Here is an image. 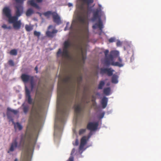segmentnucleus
Instances as JSON below:
<instances>
[{
	"mask_svg": "<svg viewBox=\"0 0 161 161\" xmlns=\"http://www.w3.org/2000/svg\"><path fill=\"white\" fill-rule=\"evenodd\" d=\"M33 119L31 118L25 134L20 136V139L19 144L17 142L18 138L16 137L13 140L8 153L14 152L17 147L25 148L26 151L24 156L22 157V161H31L36 142L33 137Z\"/></svg>",
	"mask_w": 161,
	"mask_h": 161,
	"instance_id": "f257e3e1",
	"label": "nucleus"
},
{
	"mask_svg": "<svg viewBox=\"0 0 161 161\" xmlns=\"http://www.w3.org/2000/svg\"><path fill=\"white\" fill-rule=\"evenodd\" d=\"M68 103L67 99L62 93L58 98V114L60 115L58 118L59 121H62L63 119L66 114L67 112V103Z\"/></svg>",
	"mask_w": 161,
	"mask_h": 161,
	"instance_id": "f03ea898",
	"label": "nucleus"
},
{
	"mask_svg": "<svg viewBox=\"0 0 161 161\" xmlns=\"http://www.w3.org/2000/svg\"><path fill=\"white\" fill-rule=\"evenodd\" d=\"M99 8L96 9L93 12V17L92 19V20L93 22L96 21L97 19H98V22L97 23L95 24L92 26V28L94 29L98 27L100 30H102L103 27V23L101 19V17L104 15V13L102 11L101 5L98 4Z\"/></svg>",
	"mask_w": 161,
	"mask_h": 161,
	"instance_id": "7ed1b4c3",
	"label": "nucleus"
},
{
	"mask_svg": "<svg viewBox=\"0 0 161 161\" xmlns=\"http://www.w3.org/2000/svg\"><path fill=\"white\" fill-rule=\"evenodd\" d=\"M71 46V43L69 41H65L64 43L63 51H61L59 48L57 53V55L58 57H61L62 58H67L71 59L72 57L69 55L68 48Z\"/></svg>",
	"mask_w": 161,
	"mask_h": 161,
	"instance_id": "20e7f679",
	"label": "nucleus"
},
{
	"mask_svg": "<svg viewBox=\"0 0 161 161\" xmlns=\"http://www.w3.org/2000/svg\"><path fill=\"white\" fill-rule=\"evenodd\" d=\"M15 7L17 9L15 16H12L11 15L8 18L9 23L13 24L18 20V17L20 16L23 13V8L21 5H16Z\"/></svg>",
	"mask_w": 161,
	"mask_h": 161,
	"instance_id": "39448f33",
	"label": "nucleus"
},
{
	"mask_svg": "<svg viewBox=\"0 0 161 161\" xmlns=\"http://www.w3.org/2000/svg\"><path fill=\"white\" fill-rule=\"evenodd\" d=\"M75 109V117L76 121L78 119L81 117L82 115L81 113L83 112L85 107L83 106L81 102H80L75 104L74 106Z\"/></svg>",
	"mask_w": 161,
	"mask_h": 161,
	"instance_id": "423d86ee",
	"label": "nucleus"
},
{
	"mask_svg": "<svg viewBox=\"0 0 161 161\" xmlns=\"http://www.w3.org/2000/svg\"><path fill=\"white\" fill-rule=\"evenodd\" d=\"M21 78L24 82L27 83L28 81H30L31 91H32L35 85L34 76L25 74H23L21 75Z\"/></svg>",
	"mask_w": 161,
	"mask_h": 161,
	"instance_id": "0eeeda50",
	"label": "nucleus"
},
{
	"mask_svg": "<svg viewBox=\"0 0 161 161\" xmlns=\"http://www.w3.org/2000/svg\"><path fill=\"white\" fill-rule=\"evenodd\" d=\"M114 57H110L109 59H107L106 61V64L105 65L107 66H109L110 65L113 66H118L119 67H122L123 65L121 63L118 62H114Z\"/></svg>",
	"mask_w": 161,
	"mask_h": 161,
	"instance_id": "6e6552de",
	"label": "nucleus"
},
{
	"mask_svg": "<svg viewBox=\"0 0 161 161\" xmlns=\"http://www.w3.org/2000/svg\"><path fill=\"white\" fill-rule=\"evenodd\" d=\"M109 53V51L108 50H106L104 52V53L105 55V58L104 62V64H106V61L107 59H109V58L111 56L112 57H115L118 54V52L117 51H111L110 52V54L108 55V53Z\"/></svg>",
	"mask_w": 161,
	"mask_h": 161,
	"instance_id": "1a4fd4ad",
	"label": "nucleus"
},
{
	"mask_svg": "<svg viewBox=\"0 0 161 161\" xmlns=\"http://www.w3.org/2000/svg\"><path fill=\"white\" fill-rule=\"evenodd\" d=\"M91 134L90 133L87 137L86 136L82 137L80 140V143L79 147V150H82L84 148L85 145L86 144L87 141L90 137Z\"/></svg>",
	"mask_w": 161,
	"mask_h": 161,
	"instance_id": "9d476101",
	"label": "nucleus"
},
{
	"mask_svg": "<svg viewBox=\"0 0 161 161\" xmlns=\"http://www.w3.org/2000/svg\"><path fill=\"white\" fill-rule=\"evenodd\" d=\"M25 98L28 104H34V102H33L31 95V92L28 88L25 87Z\"/></svg>",
	"mask_w": 161,
	"mask_h": 161,
	"instance_id": "9b49d317",
	"label": "nucleus"
},
{
	"mask_svg": "<svg viewBox=\"0 0 161 161\" xmlns=\"http://www.w3.org/2000/svg\"><path fill=\"white\" fill-rule=\"evenodd\" d=\"M114 70L112 68H101L100 69V72L102 74H107L108 76H111L113 75Z\"/></svg>",
	"mask_w": 161,
	"mask_h": 161,
	"instance_id": "f8f14e48",
	"label": "nucleus"
},
{
	"mask_svg": "<svg viewBox=\"0 0 161 161\" xmlns=\"http://www.w3.org/2000/svg\"><path fill=\"white\" fill-rule=\"evenodd\" d=\"M114 70L112 68H101L100 69V72L102 74H107L108 76H111L113 75Z\"/></svg>",
	"mask_w": 161,
	"mask_h": 161,
	"instance_id": "ddd939ff",
	"label": "nucleus"
},
{
	"mask_svg": "<svg viewBox=\"0 0 161 161\" xmlns=\"http://www.w3.org/2000/svg\"><path fill=\"white\" fill-rule=\"evenodd\" d=\"M98 125V122H90L88 123L87 128L90 130H95L97 129Z\"/></svg>",
	"mask_w": 161,
	"mask_h": 161,
	"instance_id": "4468645a",
	"label": "nucleus"
},
{
	"mask_svg": "<svg viewBox=\"0 0 161 161\" xmlns=\"http://www.w3.org/2000/svg\"><path fill=\"white\" fill-rule=\"evenodd\" d=\"M53 21L58 25L61 23L60 18L58 14L55 12H53L52 14Z\"/></svg>",
	"mask_w": 161,
	"mask_h": 161,
	"instance_id": "2eb2a0df",
	"label": "nucleus"
},
{
	"mask_svg": "<svg viewBox=\"0 0 161 161\" xmlns=\"http://www.w3.org/2000/svg\"><path fill=\"white\" fill-rule=\"evenodd\" d=\"M73 78L72 75L70 74L64 78L63 80V81L65 84H68L72 82V80Z\"/></svg>",
	"mask_w": 161,
	"mask_h": 161,
	"instance_id": "dca6fc26",
	"label": "nucleus"
},
{
	"mask_svg": "<svg viewBox=\"0 0 161 161\" xmlns=\"http://www.w3.org/2000/svg\"><path fill=\"white\" fill-rule=\"evenodd\" d=\"M3 14L7 18L11 15V10L7 7H4L3 10Z\"/></svg>",
	"mask_w": 161,
	"mask_h": 161,
	"instance_id": "f3484780",
	"label": "nucleus"
},
{
	"mask_svg": "<svg viewBox=\"0 0 161 161\" xmlns=\"http://www.w3.org/2000/svg\"><path fill=\"white\" fill-rule=\"evenodd\" d=\"M57 32L58 30L55 29H53L52 32L47 31L46 32V35L49 37L53 38L56 35Z\"/></svg>",
	"mask_w": 161,
	"mask_h": 161,
	"instance_id": "a211bd4d",
	"label": "nucleus"
},
{
	"mask_svg": "<svg viewBox=\"0 0 161 161\" xmlns=\"http://www.w3.org/2000/svg\"><path fill=\"white\" fill-rule=\"evenodd\" d=\"M21 23L20 20H17L13 24V26L14 28L16 30L19 29L21 26Z\"/></svg>",
	"mask_w": 161,
	"mask_h": 161,
	"instance_id": "6ab92c4d",
	"label": "nucleus"
},
{
	"mask_svg": "<svg viewBox=\"0 0 161 161\" xmlns=\"http://www.w3.org/2000/svg\"><path fill=\"white\" fill-rule=\"evenodd\" d=\"M7 116L8 119H10V117H9L10 113L12 112L14 114H16L18 113V111L17 110L12 109L9 108H8L7 109Z\"/></svg>",
	"mask_w": 161,
	"mask_h": 161,
	"instance_id": "aec40b11",
	"label": "nucleus"
},
{
	"mask_svg": "<svg viewBox=\"0 0 161 161\" xmlns=\"http://www.w3.org/2000/svg\"><path fill=\"white\" fill-rule=\"evenodd\" d=\"M108 102V99L107 97H104L102 98L101 100V103L103 108H104L106 107L107 105Z\"/></svg>",
	"mask_w": 161,
	"mask_h": 161,
	"instance_id": "412c9836",
	"label": "nucleus"
},
{
	"mask_svg": "<svg viewBox=\"0 0 161 161\" xmlns=\"http://www.w3.org/2000/svg\"><path fill=\"white\" fill-rule=\"evenodd\" d=\"M76 49L79 52L83 53V48L81 44L80 43L77 44L75 45Z\"/></svg>",
	"mask_w": 161,
	"mask_h": 161,
	"instance_id": "4be33fe9",
	"label": "nucleus"
},
{
	"mask_svg": "<svg viewBox=\"0 0 161 161\" xmlns=\"http://www.w3.org/2000/svg\"><path fill=\"white\" fill-rule=\"evenodd\" d=\"M28 3L31 6L37 8H39V6L35 2L34 0H30L28 1Z\"/></svg>",
	"mask_w": 161,
	"mask_h": 161,
	"instance_id": "5701e85b",
	"label": "nucleus"
},
{
	"mask_svg": "<svg viewBox=\"0 0 161 161\" xmlns=\"http://www.w3.org/2000/svg\"><path fill=\"white\" fill-rule=\"evenodd\" d=\"M34 13V11L31 8L28 9L26 12V15L30 16Z\"/></svg>",
	"mask_w": 161,
	"mask_h": 161,
	"instance_id": "b1692460",
	"label": "nucleus"
},
{
	"mask_svg": "<svg viewBox=\"0 0 161 161\" xmlns=\"http://www.w3.org/2000/svg\"><path fill=\"white\" fill-rule=\"evenodd\" d=\"M110 91V87L106 88L103 89L104 93L107 95H108L109 94Z\"/></svg>",
	"mask_w": 161,
	"mask_h": 161,
	"instance_id": "393cba45",
	"label": "nucleus"
},
{
	"mask_svg": "<svg viewBox=\"0 0 161 161\" xmlns=\"http://www.w3.org/2000/svg\"><path fill=\"white\" fill-rule=\"evenodd\" d=\"M118 81L117 80V77L116 75H114L112 78V82L114 83H117Z\"/></svg>",
	"mask_w": 161,
	"mask_h": 161,
	"instance_id": "a878e982",
	"label": "nucleus"
},
{
	"mask_svg": "<svg viewBox=\"0 0 161 161\" xmlns=\"http://www.w3.org/2000/svg\"><path fill=\"white\" fill-rule=\"evenodd\" d=\"M78 20L81 23H84L85 21V16L82 15H80L78 17Z\"/></svg>",
	"mask_w": 161,
	"mask_h": 161,
	"instance_id": "bb28decb",
	"label": "nucleus"
},
{
	"mask_svg": "<svg viewBox=\"0 0 161 161\" xmlns=\"http://www.w3.org/2000/svg\"><path fill=\"white\" fill-rule=\"evenodd\" d=\"M22 106L23 107V111L24 113L26 114L29 110V106L28 105H24V104L22 105Z\"/></svg>",
	"mask_w": 161,
	"mask_h": 161,
	"instance_id": "cd10ccee",
	"label": "nucleus"
},
{
	"mask_svg": "<svg viewBox=\"0 0 161 161\" xmlns=\"http://www.w3.org/2000/svg\"><path fill=\"white\" fill-rule=\"evenodd\" d=\"M105 85V82L103 81H101L99 84L98 88L99 89H102Z\"/></svg>",
	"mask_w": 161,
	"mask_h": 161,
	"instance_id": "c85d7f7f",
	"label": "nucleus"
},
{
	"mask_svg": "<svg viewBox=\"0 0 161 161\" xmlns=\"http://www.w3.org/2000/svg\"><path fill=\"white\" fill-rule=\"evenodd\" d=\"M69 23L68 22L66 23V26L64 29V30L65 31H66L67 30H72L73 28V26L72 24L71 25V26L69 28Z\"/></svg>",
	"mask_w": 161,
	"mask_h": 161,
	"instance_id": "c756f323",
	"label": "nucleus"
},
{
	"mask_svg": "<svg viewBox=\"0 0 161 161\" xmlns=\"http://www.w3.org/2000/svg\"><path fill=\"white\" fill-rule=\"evenodd\" d=\"M10 54L12 55H16L17 54V51L15 49L11 50L10 52Z\"/></svg>",
	"mask_w": 161,
	"mask_h": 161,
	"instance_id": "7c9ffc66",
	"label": "nucleus"
},
{
	"mask_svg": "<svg viewBox=\"0 0 161 161\" xmlns=\"http://www.w3.org/2000/svg\"><path fill=\"white\" fill-rule=\"evenodd\" d=\"M25 29L27 31H30L33 29V28L30 25H26L25 26Z\"/></svg>",
	"mask_w": 161,
	"mask_h": 161,
	"instance_id": "2f4dec72",
	"label": "nucleus"
},
{
	"mask_svg": "<svg viewBox=\"0 0 161 161\" xmlns=\"http://www.w3.org/2000/svg\"><path fill=\"white\" fill-rule=\"evenodd\" d=\"M15 126L17 127L19 130H21L22 129L23 127L19 123L17 122L15 125Z\"/></svg>",
	"mask_w": 161,
	"mask_h": 161,
	"instance_id": "473e14b6",
	"label": "nucleus"
},
{
	"mask_svg": "<svg viewBox=\"0 0 161 161\" xmlns=\"http://www.w3.org/2000/svg\"><path fill=\"white\" fill-rule=\"evenodd\" d=\"M53 13L51 11H48L44 13L43 15L45 16L48 17L51 14L52 15Z\"/></svg>",
	"mask_w": 161,
	"mask_h": 161,
	"instance_id": "72a5a7b5",
	"label": "nucleus"
},
{
	"mask_svg": "<svg viewBox=\"0 0 161 161\" xmlns=\"http://www.w3.org/2000/svg\"><path fill=\"white\" fill-rule=\"evenodd\" d=\"M83 1L84 2L87 3L88 4H89L90 3H92L94 1V0H81Z\"/></svg>",
	"mask_w": 161,
	"mask_h": 161,
	"instance_id": "f704fd0d",
	"label": "nucleus"
},
{
	"mask_svg": "<svg viewBox=\"0 0 161 161\" xmlns=\"http://www.w3.org/2000/svg\"><path fill=\"white\" fill-rule=\"evenodd\" d=\"M82 76L80 75L77 78V81L78 84H80L82 80Z\"/></svg>",
	"mask_w": 161,
	"mask_h": 161,
	"instance_id": "c9c22d12",
	"label": "nucleus"
},
{
	"mask_svg": "<svg viewBox=\"0 0 161 161\" xmlns=\"http://www.w3.org/2000/svg\"><path fill=\"white\" fill-rule=\"evenodd\" d=\"M34 36L39 37L40 36V33L39 32H37L36 31H34Z\"/></svg>",
	"mask_w": 161,
	"mask_h": 161,
	"instance_id": "e433bc0d",
	"label": "nucleus"
},
{
	"mask_svg": "<svg viewBox=\"0 0 161 161\" xmlns=\"http://www.w3.org/2000/svg\"><path fill=\"white\" fill-rule=\"evenodd\" d=\"M8 64L10 66H13L14 65V63L13 61L12 60H10L8 62Z\"/></svg>",
	"mask_w": 161,
	"mask_h": 161,
	"instance_id": "4c0bfd02",
	"label": "nucleus"
},
{
	"mask_svg": "<svg viewBox=\"0 0 161 161\" xmlns=\"http://www.w3.org/2000/svg\"><path fill=\"white\" fill-rule=\"evenodd\" d=\"M86 131V129H81L79 131V134L81 135L84 133Z\"/></svg>",
	"mask_w": 161,
	"mask_h": 161,
	"instance_id": "58836bf2",
	"label": "nucleus"
},
{
	"mask_svg": "<svg viewBox=\"0 0 161 161\" xmlns=\"http://www.w3.org/2000/svg\"><path fill=\"white\" fill-rule=\"evenodd\" d=\"M115 41V38L114 37H111V38H110L108 40V41L110 42H114Z\"/></svg>",
	"mask_w": 161,
	"mask_h": 161,
	"instance_id": "ea45409f",
	"label": "nucleus"
},
{
	"mask_svg": "<svg viewBox=\"0 0 161 161\" xmlns=\"http://www.w3.org/2000/svg\"><path fill=\"white\" fill-rule=\"evenodd\" d=\"M73 144L74 146H78L79 144V141L78 139H76L75 143H73Z\"/></svg>",
	"mask_w": 161,
	"mask_h": 161,
	"instance_id": "a19ab883",
	"label": "nucleus"
},
{
	"mask_svg": "<svg viewBox=\"0 0 161 161\" xmlns=\"http://www.w3.org/2000/svg\"><path fill=\"white\" fill-rule=\"evenodd\" d=\"M67 161H74L73 157L72 156H70Z\"/></svg>",
	"mask_w": 161,
	"mask_h": 161,
	"instance_id": "79ce46f5",
	"label": "nucleus"
},
{
	"mask_svg": "<svg viewBox=\"0 0 161 161\" xmlns=\"http://www.w3.org/2000/svg\"><path fill=\"white\" fill-rule=\"evenodd\" d=\"M116 45L117 46H119L121 45V43L120 41H118L117 42Z\"/></svg>",
	"mask_w": 161,
	"mask_h": 161,
	"instance_id": "37998d69",
	"label": "nucleus"
},
{
	"mask_svg": "<svg viewBox=\"0 0 161 161\" xmlns=\"http://www.w3.org/2000/svg\"><path fill=\"white\" fill-rule=\"evenodd\" d=\"M2 27L4 29H7V26L6 25L3 24L2 25Z\"/></svg>",
	"mask_w": 161,
	"mask_h": 161,
	"instance_id": "c03bdc74",
	"label": "nucleus"
},
{
	"mask_svg": "<svg viewBox=\"0 0 161 161\" xmlns=\"http://www.w3.org/2000/svg\"><path fill=\"white\" fill-rule=\"evenodd\" d=\"M75 148H73L71 151V155H72L73 154H74L75 153Z\"/></svg>",
	"mask_w": 161,
	"mask_h": 161,
	"instance_id": "a18cd8bd",
	"label": "nucleus"
},
{
	"mask_svg": "<svg viewBox=\"0 0 161 161\" xmlns=\"http://www.w3.org/2000/svg\"><path fill=\"white\" fill-rule=\"evenodd\" d=\"M57 118H56V122H55V125H54V127H55V129H56L57 128V124H56V121H57Z\"/></svg>",
	"mask_w": 161,
	"mask_h": 161,
	"instance_id": "49530a36",
	"label": "nucleus"
},
{
	"mask_svg": "<svg viewBox=\"0 0 161 161\" xmlns=\"http://www.w3.org/2000/svg\"><path fill=\"white\" fill-rule=\"evenodd\" d=\"M36 1L38 3H41L42 1V0H36Z\"/></svg>",
	"mask_w": 161,
	"mask_h": 161,
	"instance_id": "de8ad7c7",
	"label": "nucleus"
},
{
	"mask_svg": "<svg viewBox=\"0 0 161 161\" xmlns=\"http://www.w3.org/2000/svg\"><path fill=\"white\" fill-rule=\"evenodd\" d=\"M118 60L120 62V63H121L122 62V60L121 59L120 57L119 58H118Z\"/></svg>",
	"mask_w": 161,
	"mask_h": 161,
	"instance_id": "09e8293b",
	"label": "nucleus"
},
{
	"mask_svg": "<svg viewBox=\"0 0 161 161\" xmlns=\"http://www.w3.org/2000/svg\"><path fill=\"white\" fill-rule=\"evenodd\" d=\"M35 69L36 71V73L37 72V70H38V67L37 66H36L35 68Z\"/></svg>",
	"mask_w": 161,
	"mask_h": 161,
	"instance_id": "8fccbe9b",
	"label": "nucleus"
},
{
	"mask_svg": "<svg viewBox=\"0 0 161 161\" xmlns=\"http://www.w3.org/2000/svg\"><path fill=\"white\" fill-rule=\"evenodd\" d=\"M11 29V27L10 26H7V29L10 30Z\"/></svg>",
	"mask_w": 161,
	"mask_h": 161,
	"instance_id": "3c124183",
	"label": "nucleus"
},
{
	"mask_svg": "<svg viewBox=\"0 0 161 161\" xmlns=\"http://www.w3.org/2000/svg\"><path fill=\"white\" fill-rule=\"evenodd\" d=\"M35 114L36 115H38V112L37 111H35Z\"/></svg>",
	"mask_w": 161,
	"mask_h": 161,
	"instance_id": "603ef678",
	"label": "nucleus"
},
{
	"mask_svg": "<svg viewBox=\"0 0 161 161\" xmlns=\"http://www.w3.org/2000/svg\"><path fill=\"white\" fill-rule=\"evenodd\" d=\"M52 25H50L48 27V29H50L52 27Z\"/></svg>",
	"mask_w": 161,
	"mask_h": 161,
	"instance_id": "864d4df0",
	"label": "nucleus"
},
{
	"mask_svg": "<svg viewBox=\"0 0 161 161\" xmlns=\"http://www.w3.org/2000/svg\"><path fill=\"white\" fill-rule=\"evenodd\" d=\"M104 115V113H103L101 114V118H103Z\"/></svg>",
	"mask_w": 161,
	"mask_h": 161,
	"instance_id": "5fc2aeb1",
	"label": "nucleus"
},
{
	"mask_svg": "<svg viewBox=\"0 0 161 161\" xmlns=\"http://www.w3.org/2000/svg\"><path fill=\"white\" fill-rule=\"evenodd\" d=\"M72 5V3H69L68 4V6H69V7H70V6H71Z\"/></svg>",
	"mask_w": 161,
	"mask_h": 161,
	"instance_id": "6e6d98bb",
	"label": "nucleus"
},
{
	"mask_svg": "<svg viewBox=\"0 0 161 161\" xmlns=\"http://www.w3.org/2000/svg\"><path fill=\"white\" fill-rule=\"evenodd\" d=\"M82 58H83V59L84 60L85 59V58L84 57V56H82Z\"/></svg>",
	"mask_w": 161,
	"mask_h": 161,
	"instance_id": "4d7b16f0",
	"label": "nucleus"
},
{
	"mask_svg": "<svg viewBox=\"0 0 161 161\" xmlns=\"http://www.w3.org/2000/svg\"><path fill=\"white\" fill-rule=\"evenodd\" d=\"M14 161H18V159L17 158H15Z\"/></svg>",
	"mask_w": 161,
	"mask_h": 161,
	"instance_id": "13d9d810",
	"label": "nucleus"
},
{
	"mask_svg": "<svg viewBox=\"0 0 161 161\" xmlns=\"http://www.w3.org/2000/svg\"><path fill=\"white\" fill-rule=\"evenodd\" d=\"M92 101H93H93H94L93 100V99H92Z\"/></svg>",
	"mask_w": 161,
	"mask_h": 161,
	"instance_id": "bf43d9fd",
	"label": "nucleus"
}]
</instances>
